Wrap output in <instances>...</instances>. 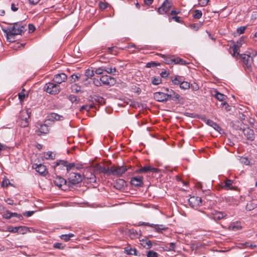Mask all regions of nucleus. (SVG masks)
Here are the masks:
<instances>
[{"instance_id":"1","label":"nucleus","mask_w":257,"mask_h":257,"mask_svg":"<svg viewBox=\"0 0 257 257\" xmlns=\"http://www.w3.org/2000/svg\"><path fill=\"white\" fill-rule=\"evenodd\" d=\"M26 25H23L22 22H16L6 28H2L3 31L5 33L7 40L9 42H14L15 36L18 35H22L26 30Z\"/></svg>"},{"instance_id":"2","label":"nucleus","mask_w":257,"mask_h":257,"mask_svg":"<svg viewBox=\"0 0 257 257\" xmlns=\"http://www.w3.org/2000/svg\"><path fill=\"white\" fill-rule=\"evenodd\" d=\"M83 176L80 173H70L68 178V187L70 188L72 187L73 185H76L81 182L83 180Z\"/></svg>"},{"instance_id":"3","label":"nucleus","mask_w":257,"mask_h":257,"mask_svg":"<svg viewBox=\"0 0 257 257\" xmlns=\"http://www.w3.org/2000/svg\"><path fill=\"white\" fill-rule=\"evenodd\" d=\"M44 88L47 93L53 95L58 94L61 89L60 85L55 82H49L46 84Z\"/></svg>"},{"instance_id":"4","label":"nucleus","mask_w":257,"mask_h":257,"mask_svg":"<svg viewBox=\"0 0 257 257\" xmlns=\"http://www.w3.org/2000/svg\"><path fill=\"white\" fill-rule=\"evenodd\" d=\"M239 56L243 66L245 68L249 69L253 62L252 58L248 54H241L239 55Z\"/></svg>"},{"instance_id":"5","label":"nucleus","mask_w":257,"mask_h":257,"mask_svg":"<svg viewBox=\"0 0 257 257\" xmlns=\"http://www.w3.org/2000/svg\"><path fill=\"white\" fill-rule=\"evenodd\" d=\"M127 169L125 166H114L110 167V174L115 176H120L124 174Z\"/></svg>"},{"instance_id":"6","label":"nucleus","mask_w":257,"mask_h":257,"mask_svg":"<svg viewBox=\"0 0 257 257\" xmlns=\"http://www.w3.org/2000/svg\"><path fill=\"white\" fill-rule=\"evenodd\" d=\"M190 206L193 208H197L202 204V199L198 196H192L188 199Z\"/></svg>"},{"instance_id":"7","label":"nucleus","mask_w":257,"mask_h":257,"mask_svg":"<svg viewBox=\"0 0 257 257\" xmlns=\"http://www.w3.org/2000/svg\"><path fill=\"white\" fill-rule=\"evenodd\" d=\"M60 165H62L63 167H65L66 168L67 172H69L71 169L75 167V163H68L67 161L60 160L56 162L54 167L55 169H56L57 167H58V166Z\"/></svg>"},{"instance_id":"8","label":"nucleus","mask_w":257,"mask_h":257,"mask_svg":"<svg viewBox=\"0 0 257 257\" xmlns=\"http://www.w3.org/2000/svg\"><path fill=\"white\" fill-rule=\"evenodd\" d=\"M138 225L139 226L146 225V226H148L153 227L155 228L156 231H157L158 232H161L162 230H165L168 228V227H166L163 224L158 225V224H151L148 222H140Z\"/></svg>"},{"instance_id":"9","label":"nucleus","mask_w":257,"mask_h":257,"mask_svg":"<svg viewBox=\"0 0 257 257\" xmlns=\"http://www.w3.org/2000/svg\"><path fill=\"white\" fill-rule=\"evenodd\" d=\"M53 182L54 184L60 188L63 186L64 187L63 190L66 189V187L68 186L67 181L60 176L56 175Z\"/></svg>"},{"instance_id":"10","label":"nucleus","mask_w":257,"mask_h":257,"mask_svg":"<svg viewBox=\"0 0 257 257\" xmlns=\"http://www.w3.org/2000/svg\"><path fill=\"white\" fill-rule=\"evenodd\" d=\"M159 171V169L156 168H153L150 166H145L141 167L136 171L137 173H148L152 172L153 173H157Z\"/></svg>"},{"instance_id":"11","label":"nucleus","mask_w":257,"mask_h":257,"mask_svg":"<svg viewBox=\"0 0 257 257\" xmlns=\"http://www.w3.org/2000/svg\"><path fill=\"white\" fill-rule=\"evenodd\" d=\"M172 6V4L171 2L168 0H165V1L162 4V6L158 9V12L160 14L166 13L169 11Z\"/></svg>"},{"instance_id":"12","label":"nucleus","mask_w":257,"mask_h":257,"mask_svg":"<svg viewBox=\"0 0 257 257\" xmlns=\"http://www.w3.org/2000/svg\"><path fill=\"white\" fill-rule=\"evenodd\" d=\"M100 80L103 84L109 86L114 85L116 82V80L113 77L108 75L102 76L100 78Z\"/></svg>"},{"instance_id":"13","label":"nucleus","mask_w":257,"mask_h":257,"mask_svg":"<svg viewBox=\"0 0 257 257\" xmlns=\"http://www.w3.org/2000/svg\"><path fill=\"white\" fill-rule=\"evenodd\" d=\"M242 132L247 140L253 141L254 140L255 135L253 130L246 126L243 130Z\"/></svg>"},{"instance_id":"14","label":"nucleus","mask_w":257,"mask_h":257,"mask_svg":"<svg viewBox=\"0 0 257 257\" xmlns=\"http://www.w3.org/2000/svg\"><path fill=\"white\" fill-rule=\"evenodd\" d=\"M67 78V75L63 73L57 74L54 77L53 81L54 82L59 85L63 82H64Z\"/></svg>"},{"instance_id":"15","label":"nucleus","mask_w":257,"mask_h":257,"mask_svg":"<svg viewBox=\"0 0 257 257\" xmlns=\"http://www.w3.org/2000/svg\"><path fill=\"white\" fill-rule=\"evenodd\" d=\"M131 183L135 187H142L143 185V177L137 176L133 177Z\"/></svg>"},{"instance_id":"16","label":"nucleus","mask_w":257,"mask_h":257,"mask_svg":"<svg viewBox=\"0 0 257 257\" xmlns=\"http://www.w3.org/2000/svg\"><path fill=\"white\" fill-rule=\"evenodd\" d=\"M33 168L35 169L40 174L44 176L45 175V172H46L47 168L45 165L42 164H35L33 165Z\"/></svg>"},{"instance_id":"17","label":"nucleus","mask_w":257,"mask_h":257,"mask_svg":"<svg viewBox=\"0 0 257 257\" xmlns=\"http://www.w3.org/2000/svg\"><path fill=\"white\" fill-rule=\"evenodd\" d=\"M30 117V115L28 111L22 113V116L21 118V122L20 125L21 127H25L28 126L29 121L28 119Z\"/></svg>"},{"instance_id":"18","label":"nucleus","mask_w":257,"mask_h":257,"mask_svg":"<svg viewBox=\"0 0 257 257\" xmlns=\"http://www.w3.org/2000/svg\"><path fill=\"white\" fill-rule=\"evenodd\" d=\"M154 99L159 102H166V93L162 92H157L154 93Z\"/></svg>"},{"instance_id":"19","label":"nucleus","mask_w":257,"mask_h":257,"mask_svg":"<svg viewBox=\"0 0 257 257\" xmlns=\"http://www.w3.org/2000/svg\"><path fill=\"white\" fill-rule=\"evenodd\" d=\"M92 99V103L93 105L95 104V103H98L100 105H103L105 104V99L98 95H93V96H90L89 97Z\"/></svg>"},{"instance_id":"20","label":"nucleus","mask_w":257,"mask_h":257,"mask_svg":"<svg viewBox=\"0 0 257 257\" xmlns=\"http://www.w3.org/2000/svg\"><path fill=\"white\" fill-rule=\"evenodd\" d=\"M162 58L164 59V62L167 64H175V58L174 56H166L164 54H159Z\"/></svg>"},{"instance_id":"21","label":"nucleus","mask_w":257,"mask_h":257,"mask_svg":"<svg viewBox=\"0 0 257 257\" xmlns=\"http://www.w3.org/2000/svg\"><path fill=\"white\" fill-rule=\"evenodd\" d=\"M49 132V126L46 124H41L40 127L36 131V133L38 136H41L42 134H47Z\"/></svg>"},{"instance_id":"22","label":"nucleus","mask_w":257,"mask_h":257,"mask_svg":"<svg viewBox=\"0 0 257 257\" xmlns=\"http://www.w3.org/2000/svg\"><path fill=\"white\" fill-rule=\"evenodd\" d=\"M48 119L51 121L54 120H62L64 119V117L62 115L58 114L57 113L52 112L48 116Z\"/></svg>"},{"instance_id":"23","label":"nucleus","mask_w":257,"mask_h":257,"mask_svg":"<svg viewBox=\"0 0 257 257\" xmlns=\"http://www.w3.org/2000/svg\"><path fill=\"white\" fill-rule=\"evenodd\" d=\"M125 182L123 179H119L114 183V187L117 190H121L124 188Z\"/></svg>"},{"instance_id":"24","label":"nucleus","mask_w":257,"mask_h":257,"mask_svg":"<svg viewBox=\"0 0 257 257\" xmlns=\"http://www.w3.org/2000/svg\"><path fill=\"white\" fill-rule=\"evenodd\" d=\"M232 127L236 130H241L243 131V130L244 128L246 125L244 124L243 123L239 121H235V122L232 123Z\"/></svg>"},{"instance_id":"25","label":"nucleus","mask_w":257,"mask_h":257,"mask_svg":"<svg viewBox=\"0 0 257 257\" xmlns=\"http://www.w3.org/2000/svg\"><path fill=\"white\" fill-rule=\"evenodd\" d=\"M214 92V93L212 94V95L219 101H223L224 100L226 99L227 96L225 95H224L223 94L219 92L217 90H215Z\"/></svg>"},{"instance_id":"26","label":"nucleus","mask_w":257,"mask_h":257,"mask_svg":"<svg viewBox=\"0 0 257 257\" xmlns=\"http://www.w3.org/2000/svg\"><path fill=\"white\" fill-rule=\"evenodd\" d=\"M233 181L229 179H226L224 181V184L222 186V188L226 190H233V188L232 186Z\"/></svg>"},{"instance_id":"27","label":"nucleus","mask_w":257,"mask_h":257,"mask_svg":"<svg viewBox=\"0 0 257 257\" xmlns=\"http://www.w3.org/2000/svg\"><path fill=\"white\" fill-rule=\"evenodd\" d=\"M127 233L132 239L139 238L140 235L139 232L134 228L128 229Z\"/></svg>"},{"instance_id":"28","label":"nucleus","mask_w":257,"mask_h":257,"mask_svg":"<svg viewBox=\"0 0 257 257\" xmlns=\"http://www.w3.org/2000/svg\"><path fill=\"white\" fill-rule=\"evenodd\" d=\"M124 252L127 254L138 255L137 250L130 246H127L124 248Z\"/></svg>"},{"instance_id":"29","label":"nucleus","mask_w":257,"mask_h":257,"mask_svg":"<svg viewBox=\"0 0 257 257\" xmlns=\"http://www.w3.org/2000/svg\"><path fill=\"white\" fill-rule=\"evenodd\" d=\"M226 215V213L222 212H216L213 214L212 218L215 220H220Z\"/></svg>"},{"instance_id":"30","label":"nucleus","mask_w":257,"mask_h":257,"mask_svg":"<svg viewBox=\"0 0 257 257\" xmlns=\"http://www.w3.org/2000/svg\"><path fill=\"white\" fill-rule=\"evenodd\" d=\"M94 74L93 70H91L89 69H86L85 72V76H86V78L84 79L83 81H87L88 78H91Z\"/></svg>"},{"instance_id":"31","label":"nucleus","mask_w":257,"mask_h":257,"mask_svg":"<svg viewBox=\"0 0 257 257\" xmlns=\"http://www.w3.org/2000/svg\"><path fill=\"white\" fill-rule=\"evenodd\" d=\"M71 90L72 92L78 93L81 91V86L77 84H74L71 86Z\"/></svg>"},{"instance_id":"32","label":"nucleus","mask_w":257,"mask_h":257,"mask_svg":"<svg viewBox=\"0 0 257 257\" xmlns=\"http://www.w3.org/2000/svg\"><path fill=\"white\" fill-rule=\"evenodd\" d=\"M93 108V104H86V105H84L82 106L80 108L79 110H80V111L81 112H83L84 110L88 111L91 109H92Z\"/></svg>"},{"instance_id":"33","label":"nucleus","mask_w":257,"mask_h":257,"mask_svg":"<svg viewBox=\"0 0 257 257\" xmlns=\"http://www.w3.org/2000/svg\"><path fill=\"white\" fill-rule=\"evenodd\" d=\"M232 48L233 49V54H232L233 57H236V56L239 55V47L238 45H236V44H234L232 46Z\"/></svg>"},{"instance_id":"34","label":"nucleus","mask_w":257,"mask_h":257,"mask_svg":"<svg viewBox=\"0 0 257 257\" xmlns=\"http://www.w3.org/2000/svg\"><path fill=\"white\" fill-rule=\"evenodd\" d=\"M98 171L99 172L103 173L107 175H110V168L106 169L104 167L100 166L98 168Z\"/></svg>"},{"instance_id":"35","label":"nucleus","mask_w":257,"mask_h":257,"mask_svg":"<svg viewBox=\"0 0 257 257\" xmlns=\"http://www.w3.org/2000/svg\"><path fill=\"white\" fill-rule=\"evenodd\" d=\"M180 87L182 89H188L190 87V84L187 81L182 80V82L180 83Z\"/></svg>"},{"instance_id":"36","label":"nucleus","mask_w":257,"mask_h":257,"mask_svg":"<svg viewBox=\"0 0 257 257\" xmlns=\"http://www.w3.org/2000/svg\"><path fill=\"white\" fill-rule=\"evenodd\" d=\"M170 94L172 95L173 97H175L176 99H178V102H180L181 100H183V97H182L178 93H176L174 90L172 89H170Z\"/></svg>"},{"instance_id":"37","label":"nucleus","mask_w":257,"mask_h":257,"mask_svg":"<svg viewBox=\"0 0 257 257\" xmlns=\"http://www.w3.org/2000/svg\"><path fill=\"white\" fill-rule=\"evenodd\" d=\"M202 16V12L200 10H196L193 12V17L196 19H199Z\"/></svg>"},{"instance_id":"38","label":"nucleus","mask_w":257,"mask_h":257,"mask_svg":"<svg viewBox=\"0 0 257 257\" xmlns=\"http://www.w3.org/2000/svg\"><path fill=\"white\" fill-rule=\"evenodd\" d=\"M182 80L183 79L181 76H175L174 78L172 80V81L174 85H179Z\"/></svg>"},{"instance_id":"39","label":"nucleus","mask_w":257,"mask_h":257,"mask_svg":"<svg viewBox=\"0 0 257 257\" xmlns=\"http://www.w3.org/2000/svg\"><path fill=\"white\" fill-rule=\"evenodd\" d=\"M175 64H180L182 65H186L188 64H189L188 62H187L186 61L179 58V57H176L175 58Z\"/></svg>"},{"instance_id":"40","label":"nucleus","mask_w":257,"mask_h":257,"mask_svg":"<svg viewBox=\"0 0 257 257\" xmlns=\"http://www.w3.org/2000/svg\"><path fill=\"white\" fill-rule=\"evenodd\" d=\"M202 25L201 23L191 24L189 25V27L195 31H197L201 27Z\"/></svg>"},{"instance_id":"41","label":"nucleus","mask_w":257,"mask_h":257,"mask_svg":"<svg viewBox=\"0 0 257 257\" xmlns=\"http://www.w3.org/2000/svg\"><path fill=\"white\" fill-rule=\"evenodd\" d=\"M28 229H29L26 226H18V233H19L20 234H24L27 232V231L28 230Z\"/></svg>"},{"instance_id":"42","label":"nucleus","mask_w":257,"mask_h":257,"mask_svg":"<svg viewBox=\"0 0 257 257\" xmlns=\"http://www.w3.org/2000/svg\"><path fill=\"white\" fill-rule=\"evenodd\" d=\"M55 155L52 152H48L45 155V158L46 159H52L53 160L55 159Z\"/></svg>"},{"instance_id":"43","label":"nucleus","mask_w":257,"mask_h":257,"mask_svg":"<svg viewBox=\"0 0 257 257\" xmlns=\"http://www.w3.org/2000/svg\"><path fill=\"white\" fill-rule=\"evenodd\" d=\"M80 78V75H78L77 74H73L71 76V79H70V82L71 83H72L76 81V80H78Z\"/></svg>"},{"instance_id":"44","label":"nucleus","mask_w":257,"mask_h":257,"mask_svg":"<svg viewBox=\"0 0 257 257\" xmlns=\"http://www.w3.org/2000/svg\"><path fill=\"white\" fill-rule=\"evenodd\" d=\"M161 64L159 62H151L147 63L146 67L147 68H151V67H154L157 66H160Z\"/></svg>"},{"instance_id":"45","label":"nucleus","mask_w":257,"mask_h":257,"mask_svg":"<svg viewBox=\"0 0 257 257\" xmlns=\"http://www.w3.org/2000/svg\"><path fill=\"white\" fill-rule=\"evenodd\" d=\"M147 257H158V253L154 250H150L148 251H147Z\"/></svg>"},{"instance_id":"46","label":"nucleus","mask_w":257,"mask_h":257,"mask_svg":"<svg viewBox=\"0 0 257 257\" xmlns=\"http://www.w3.org/2000/svg\"><path fill=\"white\" fill-rule=\"evenodd\" d=\"M162 82L161 79L159 77H153L152 83L153 84L155 85H157L159 84H160Z\"/></svg>"},{"instance_id":"47","label":"nucleus","mask_w":257,"mask_h":257,"mask_svg":"<svg viewBox=\"0 0 257 257\" xmlns=\"http://www.w3.org/2000/svg\"><path fill=\"white\" fill-rule=\"evenodd\" d=\"M25 90L24 89H23L22 91L21 92H20L18 94L19 98L20 99V102L23 101L25 98Z\"/></svg>"},{"instance_id":"48","label":"nucleus","mask_w":257,"mask_h":257,"mask_svg":"<svg viewBox=\"0 0 257 257\" xmlns=\"http://www.w3.org/2000/svg\"><path fill=\"white\" fill-rule=\"evenodd\" d=\"M171 19L172 20H174L175 22L183 24L184 23V21L180 17L174 16H172Z\"/></svg>"},{"instance_id":"49","label":"nucleus","mask_w":257,"mask_h":257,"mask_svg":"<svg viewBox=\"0 0 257 257\" xmlns=\"http://www.w3.org/2000/svg\"><path fill=\"white\" fill-rule=\"evenodd\" d=\"M174 96L171 95L170 93H166V102L169 100H172L173 101H178V99L175 98V97H173Z\"/></svg>"},{"instance_id":"50","label":"nucleus","mask_w":257,"mask_h":257,"mask_svg":"<svg viewBox=\"0 0 257 257\" xmlns=\"http://www.w3.org/2000/svg\"><path fill=\"white\" fill-rule=\"evenodd\" d=\"M112 70V67L110 64H109L106 66H104V71H106L107 73L111 74Z\"/></svg>"},{"instance_id":"51","label":"nucleus","mask_w":257,"mask_h":257,"mask_svg":"<svg viewBox=\"0 0 257 257\" xmlns=\"http://www.w3.org/2000/svg\"><path fill=\"white\" fill-rule=\"evenodd\" d=\"M7 231L12 233H18V227H13L12 226H10L8 227Z\"/></svg>"},{"instance_id":"52","label":"nucleus","mask_w":257,"mask_h":257,"mask_svg":"<svg viewBox=\"0 0 257 257\" xmlns=\"http://www.w3.org/2000/svg\"><path fill=\"white\" fill-rule=\"evenodd\" d=\"M201 119L203 120L207 124H208L209 126H212L213 123H214V121L212 120L207 119L205 117H202Z\"/></svg>"},{"instance_id":"53","label":"nucleus","mask_w":257,"mask_h":257,"mask_svg":"<svg viewBox=\"0 0 257 257\" xmlns=\"http://www.w3.org/2000/svg\"><path fill=\"white\" fill-rule=\"evenodd\" d=\"M53 247L59 249H63L65 248V245H63L61 243L56 242L53 244Z\"/></svg>"},{"instance_id":"54","label":"nucleus","mask_w":257,"mask_h":257,"mask_svg":"<svg viewBox=\"0 0 257 257\" xmlns=\"http://www.w3.org/2000/svg\"><path fill=\"white\" fill-rule=\"evenodd\" d=\"M246 26H241L237 29V33L239 34H242L244 33V31L246 30Z\"/></svg>"},{"instance_id":"55","label":"nucleus","mask_w":257,"mask_h":257,"mask_svg":"<svg viewBox=\"0 0 257 257\" xmlns=\"http://www.w3.org/2000/svg\"><path fill=\"white\" fill-rule=\"evenodd\" d=\"M190 87L193 91H197L199 89L198 84L196 82L192 83L190 85Z\"/></svg>"},{"instance_id":"56","label":"nucleus","mask_w":257,"mask_h":257,"mask_svg":"<svg viewBox=\"0 0 257 257\" xmlns=\"http://www.w3.org/2000/svg\"><path fill=\"white\" fill-rule=\"evenodd\" d=\"M9 184H10L9 180L5 178L2 182V186L3 187H8Z\"/></svg>"},{"instance_id":"57","label":"nucleus","mask_w":257,"mask_h":257,"mask_svg":"<svg viewBox=\"0 0 257 257\" xmlns=\"http://www.w3.org/2000/svg\"><path fill=\"white\" fill-rule=\"evenodd\" d=\"M221 105L222 106V107H224V109L226 110V111H230L231 108H230V106L228 105V104L225 102V101H224L223 102L221 103Z\"/></svg>"},{"instance_id":"58","label":"nucleus","mask_w":257,"mask_h":257,"mask_svg":"<svg viewBox=\"0 0 257 257\" xmlns=\"http://www.w3.org/2000/svg\"><path fill=\"white\" fill-rule=\"evenodd\" d=\"M11 211L9 210H6L5 212H4V214L3 215V218H6V219H10L11 217V214H10Z\"/></svg>"},{"instance_id":"59","label":"nucleus","mask_w":257,"mask_h":257,"mask_svg":"<svg viewBox=\"0 0 257 257\" xmlns=\"http://www.w3.org/2000/svg\"><path fill=\"white\" fill-rule=\"evenodd\" d=\"M10 214H11V217H16L20 219V220H22L23 219V216L21 214H18L17 213H16V212H14V213H13V212H11V213Z\"/></svg>"},{"instance_id":"60","label":"nucleus","mask_w":257,"mask_h":257,"mask_svg":"<svg viewBox=\"0 0 257 257\" xmlns=\"http://www.w3.org/2000/svg\"><path fill=\"white\" fill-rule=\"evenodd\" d=\"M212 127L217 132H219L220 133V131H221V127L219 126L218 124H217L216 122H214L213 123Z\"/></svg>"},{"instance_id":"61","label":"nucleus","mask_w":257,"mask_h":257,"mask_svg":"<svg viewBox=\"0 0 257 257\" xmlns=\"http://www.w3.org/2000/svg\"><path fill=\"white\" fill-rule=\"evenodd\" d=\"M68 99L72 103L77 101V97L74 95H70L68 96Z\"/></svg>"},{"instance_id":"62","label":"nucleus","mask_w":257,"mask_h":257,"mask_svg":"<svg viewBox=\"0 0 257 257\" xmlns=\"http://www.w3.org/2000/svg\"><path fill=\"white\" fill-rule=\"evenodd\" d=\"M103 71H104V66H102V67H101L97 68L95 70V72L96 74L100 75V74H102Z\"/></svg>"},{"instance_id":"63","label":"nucleus","mask_w":257,"mask_h":257,"mask_svg":"<svg viewBox=\"0 0 257 257\" xmlns=\"http://www.w3.org/2000/svg\"><path fill=\"white\" fill-rule=\"evenodd\" d=\"M169 245V250H174L175 248L176 247V243L175 242H171L168 244Z\"/></svg>"},{"instance_id":"64","label":"nucleus","mask_w":257,"mask_h":257,"mask_svg":"<svg viewBox=\"0 0 257 257\" xmlns=\"http://www.w3.org/2000/svg\"><path fill=\"white\" fill-rule=\"evenodd\" d=\"M93 82V84L96 86H99L101 85V82L100 80L94 78Z\"/></svg>"}]
</instances>
